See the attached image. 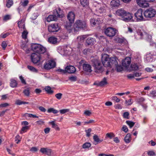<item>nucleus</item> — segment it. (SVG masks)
I'll list each match as a JSON object with an SVG mask.
<instances>
[{
  "label": "nucleus",
  "instance_id": "obj_1",
  "mask_svg": "<svg viewBox=\"0 0 156 156\" xmlns=\"http://www.w3.org/2000/svg\"><path fill=\"white\" fill-rule=\"evenodd\" d=\"M101 60L103 66L105 67L112 66L117 64L116 57H111L109 58V56L106 54H102Z\"/></svg>",
  "mask_w": 156,
  "mask_h": 156
},
{
  "label": "nucleus",
  "instance_id": "obj_2",
  "mask_svg": "<svg viewBox=\"0 0 156 156\" xmlns=\"http://www.w3.org/2000/svg\"><path fill=\"white\" fill-rule=\"evenodd\" d=\"M64 16L63 11L61 9L58 8L53 10V15H49V21H55L58 18H62Z\"/></svg>",
  "mask_w": 156,
  "mask_h": 156
},
{
  "label": "nucleus",
  "instance_id": "obj_3",
  "mask_svg": "<svg viewBox=\"0 0 156 156\" xmlns=\"http://www.w3.org/2000/svg\"><path fill=\"white\" fill-rule=\"evenodd\" d=\"M32 50L39 54H43L46 51V48L41 44L36 43L32 44L31 45Z\"/></svg>",
  "mask_w": 156,
  "mask_h": 156
},
{
  "label": "nucleus",
  "instance_id": "obj_4",
  "mask_svg": "<svg viewBox=\"0 0 156 156\" xmlns=\"http://www.w3.org/2000/svg\"><path fill=\"white\" fill-rule=\"evenodd\" d=\"M86 28V23L85 21L78 20L74 24L73 28L75 31H78L80 29L84 30Z\"/></svg>",
  "mask_w": 156,
  "mask_h": 156
},
{
  "label": "nucleus",
  "instance_id": "obj_5",
  "mask_svg": "<svg viewBox=\"0 0 156 156\" xmlns=\"http://www.w3.org/2000/svg\"><path fill=\"white\" fill-rule=\"evenodd\" d=\"M135 37L137 40L147 38V37H148V38L151 39V36L148 35L145 32L140 30H137L136 33L135 35Z\"/></svg>",
  "mask_w": 156,
  "mask_h": 156
},
{
  "label": "nucleus",
  "instance_id": "obj_6",
  "mask_svg": "<svg viewBox=\"0 0 156 156\" xmlns=\"http://www.w3.org/2000/svg\"><path fill=\"white\" fill-rule=\"evenodd\" d=\"M92 61L95 69V72L98 73L101 71L102 66L100 61L96 58L93 59Z\"/></svg>",
  "mask_w": 156,
  "mask_h": 156
},
{
  "label": "nucleus",
  "instance_id": "obj_7",
  "mask_svg": "<svg viewBox=\"0 0 156 156\" xmlns=\"http://www.w3.org/2000/svg\"><path fill=\"white\" fill-rule=\"evenodd\" d=\"M105 34L109 37H112L118 33V30L116 29L111 27H108L104 30Z\"/></svg>",
  "mask_w": 156,
  "mask_h": 156
},
{
  "label": "nucleus",
  "instance_id": "obj_8",
  "mask_svg": "<svg viewBox=\"0 0 156 156\" xmlns=\"http://www.w3.org/2000/svg\"><path fill=\"white\" fill-rule=\"evenodd\" d=\"M156 14V10L152 8H149L147 9L144 12V16L147 18H151L154 17Z\"/></svg>",
  "mask_w": 156,
  "mask_h": 156
},
{
  "label": "nucleus",
  "instance_id": "obj_9",
  "mask_svg": "<svg viewBox=\"0 0 156 156\" xmlns=\"http://www.w3.org/2000/svg\"><path fill=\"white\" fill-rule=\"evenodd\" d=\"M154 0H136L137 4L140 7L147 8L149 6V2H152Z\"/></svg>",
  "mask_w": 156,
  "mask_h": 156
},
{
  "label": "nucleus",
  "instance_id": "obj_10",
  "mask_svg": "<svg viewBox=\"0 0 156 156\" xmlns=\"http://www.w3.org/2000/svg\"><path fill=\"white\" fill-rule=\"evenodd\" d=\"M134 15L137 21L145 20L143 16V10L142 9H139L135 13Z\"/></svg>",
  "mask_w": 156,
  "mask_h": 156
},
{
  "label": "nucleus",
  "instance_id": "obj_11",
  "mask_svg": "<svg viewBox=\"0 0 156 156\" xmlns=\"http://www.w3.org/2000/svg\"><path fill=\"white\" fill-rule=\"evenodd\" d=\"M41 55H37L35 53H33L31 56V59L32 62L34 64H36L40 61L41 59Z\"/></svg>",
  "mask_w": 156,
  "mask_h": 156
},
{
  "label": "nucleus",
  "instance_id": "obj_12",
  "mask_svg": "<svg viewBox=\"0 0 156 156\" xmlns=\"http://www.w3.org/2000/svg\"><path fill=\"white\" fill-rule=\"evenodd\" d=\"M131 62V59L129 57H127L122 61V64L123 66L125 68L127 69L130 65Z\"/></svg>",
  "mask_w": 156,
  "mask_h": 156
},
{
  "label": "nucleus",
  "instance_id": "obj_13",
  "mask_svg": "<svg viewBox=\"0 0 156 156\" xmlns=\"http://www.w3.org/2000/svg\"><path fill=\"white\" fill-rule=\"evenodd\" d=\"M59 29L58 24L57 23L52 24L49 26V32H57Z\"/></svg>",
  "mask_w": 156,
  "mask_h": 156
},
{
  "label": "nucleus",
  "instance_id": "obj_14",
  "mask_svg": "<svg viewBox=\"0 0 156 156\" xmlns=\"http://www.w3.org/2000/svg\"><path fill=\"white\" fill-rule=\"evenodd\" d=\"M75 17L74 13L72 12H69L67 15V19L71 23H73L74 22Z\"/></svg>",
  "mask_w": 156,
  "mask_h": 156
},
{
  "label": "nucleus",
  "instance_id": "obj_15",
  "mask_svg": "<svg viewBox=\"0 0 156 156\" xmlns=\"http://www.w3.org/2000/svg\"><path fill=\"white\" fill-rule=\"evenodd\" d=\"M124 15L122 17V20L126 22H128L130 21L133 18L132 15L129 12H126Z\"/></svg>",
  "mask_w": 156,
  "mask_h": 156
},
{
  "label": "nucleus",
  "instance_id": "obj_16",
  "mask_svg": "<svg viewBox=\"0 0 156 156\" xmlns=\"http://www.w3.org/2000/svg\"><path fill=\"white\" fill-rule=\"evenodd\" d=\"M66 72L73 73L76 72V69L74 66H69L66 67Z\"/></svg>",
  "mask_w": 156,
  "mask_h": 156
},
{
  "label": "nucleus",
  "instance_id": "obj_17",
  "mask_svg": "<svg viewBox=\"0 0 156 156\" xmlns=\"http://www.w3.org/2000/svg\"><path fill=\"white\" fill-rule=\"evenodd\" d=\"M126 11L123 9H118L116 12V15L120 16L122 18L125 16L124 15L126 14Z\"/></svg>",
  "mask_w": 156,
  "mask_h": 156
},
{
  "label": "nucleus",
  "instance_id": "obj_18",
  "mask_svg": "<svg viewBox=\"0 0 156 156\" xmlns=\"http://www.w3.org/2000/svg\"><path fill=\"white\" fill-rule=\"evenodd\" d=\"M96 42L94 38L89 37L87 38L86 41V45L88 46L90 45L94 44Z\"/></svg>",
  "mask_w": 156,
  "mask_h": 156
},
{
  "label": "nucleus",
  "instance_id": "obj_19",
  "mask_svg": "<svg viewBox=\"0 0 156 156\" xmlns=\"http://www.w3.org/2000/svg\"><path fill=\"white\" fill-rule=\"evenodd\" d=\"M83 67V70L85 71L90 72L92 71L91 66L89 64L84 63Z\"/></svg>",
  "mask_w": 156,
  "mask_h": 156
},
{
  "label": "nucleus",
  "instance_id": "obj_20",
  "mask_svg": "<svg viewBox=\"0 0 156 156\" xmlns=\"http://www.w3.org/2000/svg\"><path fill=\"white\" fill-rule=\"evenodd\" d=\"M93 138L94 140L93 144L95 145L102 142L103 141V140L100 139L98 136L96 135H95L93 136Z\"/></svg>",
  "mask_w": 156,
  "mask_h": 156
},
{
  "label": "nucleus",
  "instance_id": "obj_21",
  "mask_svg": "<svg viewBox=\"0 0 156 156\" xmlns=\"http://www.w3.org/2000/svg\"><path fill=\"white\" fill-rule=\"evenodd\" d=\"M110 5L113 7H117L120 5L119 0H112L110 2Z\"/></svg>",
  "mask_w": 156,
  "mask_h": 156
},
{
  "label": "nucleus",
  "instance_id": "obj_22",
  "mask_svg": "<svg viewBox=\"0 0 156 156\" xmlns=\"http://www.w3.org/2000/svg\"><path fill=\"white\" fill-rule=\"evenodd\" d=\"M56 65V63L55 59H51L49 60V69L55 67Z\"/></svg>",
  "mask_w": 156,
  "mask_h": 156
},
{
  "label": "nucleus",
  "instance_id": "obj_23",
  "mask_svg": "<svg viewBox=\"0 0 156 156\" xmlns=\"http://www.w3.org/2000/svg\"><path fill=\"white\" fill-rule=\"evenodd\" d=\"M49 43L54 44H56L57 43V38L54 37H50Z\"/></svg>",
  "mask_w": 156,
  "mask_h": 156
},
{
  "label": "nucleus",
  "instance_id": "obj_24",
  "mask_svg": "<svg viewBox=\"0 0 156 156\" xmlns=\"http://www.w3.org/2000/svg\"><path fill=\"white\" fill-rule=\"evenodd\" d=\"M80 2L81 5L83 7H86L88 5V0H80Z\"/></svg>",
  "mask_w": 156,
  "mask_h": 156
},
{
  "label": "nucleus",
  "instance_id": "obj_25",
  "mask_svg": "<svg viewBox=\"0 0 156 156\" xmlns=\"http://www.w3.org/2000/svg\"><path fill=\"white\" fill-rule=\"evenodd\" d=\"M49 123L51 125L52 128H54L57 130H59L60 128L58 127V125L55 123V121H52L49 122Z\"/></svg>",
  "mask_w": 156,
  "mask_h": 156
},
{
  "label": "nucleus",
  "instance_id": "obj_26",
  "mask_svg": "<svg viewBox=\"0 0 156 156\" xmlns=\"http://www.w3.org/2000/svg\"><path fill=\"white\" fill-rule=\"evenodd\" d=\"M131 134L128 133L127 134L124 138V141L126 143H129L131 140Z\"/></svg>",
  "mask_w": 156,
  "mask_h": 156
},
{
  "label": "nucleus",
  "instance_id": "obj_27",
  "mask_svg": "<svg viewBox=\"0 0 156 156\" xmlns=\"http://www.w3.org/2000/svg\"><path fill=\"white\" fill-rule=\"evenodd\" d=\"M17 83L16 80L11 79L10 80V86L12 87H17Z\"/></svg>",
  "mask_w": 156,
  "mask_h": 156
},
{
  "label": "nucleus",
  "instance_id": "obj_28",
  "mask_svg": "<svg viewBox=\"0 0 156 156\" xmlns=\"http://www.w3.org/2000/svg\"><path fill=\"white\" fill-rule=\"evenodd\" d=\"M90 21L91 24L92 26H95L96 24L99 23V21L95 20L94 18L91 19Z\"/></svg>",
  "mask_w": 156,
  "mask_h": 156
},
{
  "label": "nucleus",
  "instance_id": "obj_29",
  "mask_svg": "<svg viewBox=\"0 0 156 156\" xmlns=\"http://www.w3.org/2000/svg\"><path fill=\"white\" fill-rule=\"evenodd\" d=\"M18 24L20 28H23L24 29H25L24 22L22 20L18 22Z\"/></svg>",
  "mask_w": 156,
  "mask_h": 156
},
{
  "label": "nucleus",
  "instance_id": "obj_30",
  "mask_svg": "<svg viewBox=\"0 0 156 156\" xmlns=\"http://www.w3.org/2000/svg\"><path fill=\"white\" fill-rule=\"evenodd\" d=\"M23 93L25 96L27 97L29 96L30 94V88H27L23 90Z\"/></svg>",
  "mask_w": 156,
  "mask_h": 156
},
{
  "label": "nucleus",
  "instance_id": "obj_31",
  "mask_svg": "<svg viewBox=\"0 0 156 156\" xmlns=\"http://www.w3.org/2000/svg\"><path fill=\"white\" fill-rule=\"evenodd\" d=\"M40 151L44 154L48 155V148H41L40 150Z\"/></svg>",
  "mask_w": 156,
  "mask_h": 156
},
{
  "label": "nucleus",
  "instance_id": "obj_32",
  "mask_svg": "<svg viewBox=\"0 0 156 156\" xmlns=\"http://www.w3.org/2000/svg\"><path fill=\"white\" fill-rule=\"evenodd\" d=\"M107 83V79L106 78L104 77L103 80L99 83V85L100 86H103Z\"/></svg>",
  "mask_w": 156,
  "mask_h": 156
},
{
  "label": "nucleus",
  "instance_id": "obj_33",
  "mask_svg": "<svg viewBox=\"0 0 156 156\" xmlns=\"http://www.w3.org/2000/svg\"><path fill=\"white\" fill-rule=\"evenodd\" d=\"M131 69L133 70H137L139 68L136 64H132L131 65Z\"/></svg>",
  "mask_w": 156,
  "mask_h": 156
},
{
  "label": "nucleus",
  "instance_id": "obj_34",
  "mask_svg": "<svg viewBox=\"0 0 156 156\" xmlns=\"http://www.w3.org/2000/svg\"><path fill=\"white\" fill-rule=\"evenodd\" d=\"M73 23H70V22L69 23H67L65 25V27L68 30H71L72 27V24Z\"/></svg>",
  "mask_w": 156,
  "mask_h": 156
},
{
  "label": "nucleus",
  "instance_id": "obj_35",
  "mask_svg": "<svg viewBox=\"0 0 156 156\" xmlns=\"http://www.w3.org/2000/svg\"><path fill=\"white\" fill-rule=\"evenodd\" d=\"M28 32L26 30H24L22 33V37L23 39H25L27 38Z\"/></svg>",
  "mask_w": 156,
  "mask_h": 156
},
{
  "label": "nucleus",
  "instance_id": "obj_36",
  "mask_svg": "<svg viewBox=\"0 0 156 156\" xmlns=\"http://www.w3.org/2000/svg\"><path fill=\"white\" fill-rule=\"evenodd\" d=\"M27 68L29 70L35 73L37 72V70L33 66L28 65L27 66Z\"/></svg>",
  "mask_w": 156,
  "mask_h": 156
},
{
  "label": "nucleus",
  "instance_id": "obj_37",
  "mask_svg": "<svg viewBox=\"0 0 156 156\" xmlns=\"http://www.w3.org/2000/svg\"><path fill=\"white\" fill-rule=\"evenodd\" d=\"M114 40L115 42L120 43H122L123 42V39L117 37L115 38Z\"/></svg>",
  "mask_w": 156,
  "mask_h": 156
},
{
  "label": "nucleus",
  "instance_id": "obj_38",
  "mask_svg": "<svg viewBox=\"0 0 156 156\" xmlns=\"http://www.w3.org/2000/svg\"><path fill=\"white\" fill-rule=\"evenodd\" d=\"M147 153L149 156H155L156 154L153 150H150L147 151Z\"/></svg>",
  "mask_w": 156,
  "mask_h": 156
},
{
  "label": "nucleus",
  "instance_id": "obj_39",
  "mask_svg": "<svg viewBox=\"0 0 156 156\" xmlns=\"http://www.w3.org/2000/svg\"><path fill=\"white\" fill-rule=\"evenodd\" d=\"M118 63L116 65H114L113 66H115L117 69L118 72H120L123 70V68L121 66L118 65Z\"/></svg>",
  "mask_w": 156,
  "mask_h": 156
},
{
  "label": "nucleus",
  "instance_id": "obj_40",
  "mask_svg": "<svg viewBox=\"0 0 156 156\" xmlns=\"http://www.w3.org/2000/svg\"><path fill=\"white\" fill-rule=\"evenodd\" d=\"M126 122L129 126L130 128L132 127L135 124V122L130 121H127Z\"/></svg>",
  "mask_w": 156,
  "mask_h": 156
},
{
  "label": "nucleus",
  "instance_id": "obj_41",
  "mask_svg": "<svg viewBox=\"0 0 156 156\" xmlns=\"http://www.w3.org/2000/svg\"><path fill=\"white\" fill-rule=\"evenodd\" d=\"M115 136L114 134L112 133H107L106 135V138L108 137L110 139H112L113 137Z\"/></svg>",
  "mask_w": 156,
  "mask_h": 156
},
{
  "label": "nucleus",
  "instance_id": "obj_42",
  "mask_svg": "<svg viewBox=\"0 0 156 156\" xmlns=\"http://www.w3.org/2000/svg\"><path fill=\"white\" fill-rule=\"evenodd\" d=\"M39 15V14L37 12H35L32 15L31 18L33 20H34L37 18Z\"/></svg>",
  "mask_w": 156,
  "mask_h": 156
},
{
  "label": "nucleus",
  "instance_id": "obj_43",
  "mask_svg": "<svg viewBox=\"0 0 156 156\" xmlns=\"http://www.w3.org/2000/svg\"><path fill=\"white\" fill-rule=\"evenodd\" d=\"M91 146V144L89 143H86L83 144L82 147L83 148H87L90 147Z\"/></svg>",
  "mask_w": 156,
  "mask_h": 156
},
{
  "label": "nucleus",
  "instance_id": "obj_44",
  "mask_svg": "<svg viewBox=\"0 0 156 156\" xmlns=\"http://www.w3.org/2000/svg\"><path fill=\"white\" fill-rule=\"evenodd\" d=\"M133 100L131 99L126 100L125 101V104L127 105L128 106L131 105L133 103Z\"/></svg>",
  "mask_w": 156,
  "mask_h": 156
},
{
  "label": "nucleus",
  "instance_id": "obj_45",
  "mask_svg": "<svg viewBox=\"0 0 156 156\" xmlns=\"http://www.w3.org/2000/svg\"><path fill=\"white\" fill-rule=\"evenodd\" d=\"M44 68L45 69H49V60H47L44 64Z\"/></svg>",
  "mask_w": 156,
  "mask_h": 156
},
{
  "label": "nucleus",
  "instance_id": "obj_46",
  "mask_svg": "<svg viewBox=\"0 0 156 156\" xmlns=\"http://www.w3.org/2000/svg\"><path fill=\"white\" fill-rule=\"evenodd\" d=\"M13 3L12 0H9L7 3L6 6L8 8H10L12 5Z\"/></svg>",
  "mask_w": 156,
  "mask_h": 156
},
{
  "label": "nucleus",
  "instance_id": "obj_47",
  "mask_svg": "<svg viewBox=\"0 0 156 156\" xmlns=\"http://www.w3.org/2000/svg\"><path fill=\"white\" fill-rule=\"evenodd\" d=\"M58 111L53 108H49V113L52 112L53 114H56Z\"/></svg>",
  "mask_w": 156,
  "mask_h": 156
},
{
  "label": "nucleus",
  "instance_id": "obj_48",
  "mask_svg": "<svg viewBox=\"0 0 156 156\" xmlns=\"http://www.w3.org/2000/svg\"><path fill=\"white\" fill-rule=\"evenodd\" d=\"M21 137L19 135H17L15 137V141H16V143L18 144L21 140Z\"/></svg>",
  "mask_w": 156,
  "mask_h": 156
},
{
  "label": "nucleus",
  "instance_id": "obj_49",
  "mask_svg": "<svg viewBox=\"0 0 156 156\" xmlns=\"http://www.w3.org/2000/svg\"><path fill=\"white\" fill-rule=\"evenodd\" d=\"M86 35H84L82 36H80L78 37V40H80V41L82 42L83 40L86 37Z\"/></svg>",
  "mask_w": 156,
  "mask_h": 156
},
{
  "label": "nucleus",
  "instance_id": "obj_50",
  "mask_svg": "<svg viewBox=\"0 0 156 156\" xmlns=\"http://www.w3.org/2000/svg\"><path fill=\"white\" fill-rule=\"evenodd\" d=\"M91 50L90 49H85L83 51V53L84 55H87L89 54Z\"/></svg>",
  "mask_w": 156,
  "mask_h": 156
},
{
  "label": "nucleus",
  "instance_id": "obj_51",
  "mask_svg": "<svg viewBox=\"0 0 156 156\" xmlns=\"http://www.w3.org/2000/svg\"><path fill=\"white\" fill-rule=\"evenodd\" d=\"M112 100H113L117 102H119L120 101V99L118 98L116 96H113L112 97Z\"/></svg>",
  "mask_w": 156,
  "mask_h": 156
},
{
  "label": "nucleus",
  "instance_id": "obj_52",
  "mask_svg": "<svg viewBox=\"0 0 156 156\" xmlns=\"http://www.w3.org/2000/svg\"><path fill=\"white\" fill-rule=\"evenodd\" d=\"M62 94L61 93H58L55 95V97L58 100L60 99L62 97Z\"/></svg>",
  "mask_w": 156,
  "mask_h": 156
},
{
  "label": "nucleus",
  "instance_id": "obj_53",
  "mask_svg": "<svg viewBox=\"0 0 156 156\" xmlns=\"http://www.w3.org/2000/svg\"><path fill=\"white\" fill-rule=\"evenodd\" d=\"M129 113L127 112H124L123 113V117L124 118H125V119H128L129 118Z\"/></svg>",
  "mask_w": 156,
  "mask_h": 156
},
{
  "label": "nucleus",
  "instance_id": "obj_54",
  "mask_svg": "<svg viewBox=\"0 0 156 156\" xmlns=\"http://www.w3.org/2000/svg\"><path fill=\"white\" fill-rule=\"evenodd\" d=\"M69 109H63L62 110H60L59 111V112L61 114H64L67 112H68L69 111Z\"/></svg>",
  "mask_w": 156,
  "mask_h": 156
},
{
  "label": "nucleus",
  "instance_id": "obj_55",
  "mask_svg": "<svg viewBox=\"0 0 156 156\" xmlns=\"http://www.w3.org/2000/svg\"><path fill=\"white\" fill-rule=\"evenodd\" d=\"M122 129L126 133L127 132L128 130V129L127 126L125 125H123L122 126Z\"/></svg>",
  "mask_w": 156,
  "mask_h": 156
},
{
  "label": "nucleus",
  "instance_id": "obj_56",
  "mask_svg": "<svg viewBox=\"0 0 156 156\" xmlns=\"http://www.w3.org/2000/svg\"><path fill=\"white\" fill-rule=\"evenodd\" d=\"M91 129L90 128L88 130L85 131L86 133V136L88 137H89L90 136V133L91 132Z\"/></svg>",
  "mask_w": 156,
  "mask_h": 156
},
{
  "label": "nucleus",
  "instance_id": "obj_57",
  "mask_svg": "<svg viewBox=\"0 0 156 156\" xmlns=\"http://www.w3.org/2000/svg\"><path fill=\"white\" fill-rule=\"evenodd\" d=\"M9 34V33H6L5 34H2L0 35V37L2 38H5L8 36Z\"/></svg>",
  "mask_w": 156,
  "mask_h": 156
},
{
  "label": "nucleus",
  "instance_id": "obj_58",
  "mask_svg": "<svg viewBox=\"0 0 156 156\" xmlns=\"http://www.w3.org/2000/svg\"><path fill=\"white\" fill-rule=\"evenodd\" d=\"M69 79L71 81H75L76 80V77L75 76H72L69 77Z\"/></svg>",
  "mask_w": 156,
  "mask_h": 156
},
{
  "label": "nucleus",
  "instance_id": "obj_59",
  "mask_svg": "<svg viewBox=\"0 0 156 156\" xmlns=\"http://www.w3.org/2000/svg\"><path fill=\"white\" fill-rule=\"evenodd\" d=\"M28 1L27 0H25L23 2H21L20 4L23 6H26L28 4Z\"/></svg>",
  "mask_w": 156,
  "mask_h": 156
},
{
  "label": "nucleus",
  "instance_id": "obj_60",
  "mask_svg": "<svg viewBox=\"0 0 156 156\" xmlns=\"http://www.w3.org/2000/svg\"><path fill=\"white\" fill-rule=\"evenodd\" d=\"M7 44L6 43L5 41H3L2 44V46L4 49H5L6 47H7Z\"/></svg>",
  "mask_w": 156,
  "mask_h": 156
},
{
  "label": "nucleus",
  "instance_id": "obj_61",
  "mask_svg": "<svg viewBox=\"0 0 156 156\" xmlns=\"http://www.w3.org/2000/svg\"><path fill=\"white\" fill-rule=\"evenodd\" d=\"M84 114L87 116H90L91 114V112L89 110H86L84 112Z\"/></svg>",
  "mask_w": 156,
  "mask_h": 156
},
{
  "label": "nucleus",
  "instance_id": "obj_62",
  "mask_svg": "<svg viewBox=\"0 0 156 156\" xmlns=\"http://www.w3.org/2000/svg\"><path fill=\"white\" fill-rule=\"evenodd\" d=\"M38 150V149L36 147H33L30 149V151L33 152H35L37 151Z\"/></svg>",
  "mask_w": 156,
  "mask_h": 156
},
{
  "label": "nucleus",
  "instance_id": "obj_63",
  "mask_svg": "<svg viewBox=\"0 0 156 156\" xmlns=\"http://www.w3.org/2000/svg\"><path fill=\"white\" fill-rule=\"evenodd\" d=\"M10 16L9 15H6L3 18V20L5 21H6L10 19Z\"/></svg>",
  "mask_w": 156,
  "mask_h": 156
},
{
  "label": "nucleus",
  "instance_id": "obj_64",
  "mask_svg": "<svg viewBox=\"0 0 156 156\" xmlns=\"http://www.w3.org/2000/svg\"><path fill=\"white\" fill-rule=\"evenodd\" d=\"M99 156H114L112 154H99Z\"/></svg>",
  "mask_w": 156,
  "mask_h": 156
}]
</instances>
